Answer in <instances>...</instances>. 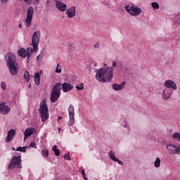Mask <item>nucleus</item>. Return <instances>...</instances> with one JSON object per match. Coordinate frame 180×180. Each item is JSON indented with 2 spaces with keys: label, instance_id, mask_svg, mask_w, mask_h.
<instances>
[{
  "label": "nucleus",
  "instance_id": "de8ad7c7",
  "mask_svg": "<svg viewBox=\"0 0 180 180\" xmlns=\"http://www.w3.org/2000/svg\"><path fill=\"white\" fill-rule=\"evenodd\" d=\"M15 147H12V151H15Z\"/></svg>",
  "mask_w": 180,
  "mask_h": 180
},
{
  "label": "nucleus",
  "instance_id": "aec40b11",
  "mask_svg": "<svg viewBox=\"0 0 180 180\" xmlns=\"http://www.w3.org/2000/svg\"><path fill=\"white\" fill-rule=\"evenodd\" d=\"M126 86V82H122L120 84H113V89L114 91H122Z\"/></svg>",
  "mask_w": 180,
  "mask_h": 180
},
{
  "label": "nucleus",
  "instance_id": "37998d69",
  "mask_svg": "<svg viewBox=\"0 0 180 180\" xmlns=\"http://www.w3.org/2000/svg\"><path fill=\"white\" fill-rule=\"evenodd\" d=\"M1 2L6 3V2H8V0H1Z\"/></svg>",
  "mask_w": 180,
  "mask_h": 180
},
{
  "label": "nucleus",
  "instance_id": "f257e3e1",
  "mask_svg": "<svg viewBox=\"0 0 180 180\" xmlns=\"http://www.w3.org/2000/svg\"><path fill=\"white\" fill-rule=\"evenodd\" d=\"M96 72V79L98 82H110L113 78V68L111 67L101 68Z\"/></svg>",
  "mask_w": 180,
  "mask_h": 180
},
{
  "label": "nucleus",
  "instance_id": "4468645a",
  "mask_svg": "<svg viewBox=\"0 0 180 180\" xmlns=\"http://www.w3.org/2000/svg\"><path fill=\"white\" fill-rule=\"evenodd\" d=\"M56 7L60 11V12H65L67 11V4L61 2V1H56Z\"/></svg>",
  "mask_w": 180,
  "mask_h": 180
},
{
  "label": "nucleus",
  "instance_id": "b1692460",
  "mask_svg": "<svg viewBox=\"0 0 180 180\" xmlns=\"http://www.w3.org/2000/svg\"><path fill=\"white\" fill-rule=\"evenodd\" d=\"M161 164V160L160 158H157L155 161L154 162V167L155 168H160V165Z\"/></svg>",
  "mask_w": 180,
  "mask_h": 180
},
{
  "label": "nucleus",
  "instance_id": "603ef678",
  "mask_svg": "<svg viewBox=\"0 0 180 180\" xmlns=\"http://www.w3.org/2000/svg\"><path fill=\"white\" fill-rule=\"evenodd\" d=\"M20 1H23V0H20Z\"/></svg>",
  "mask_w": 180,
  "mask_h": 180
},
{
  "label": "nucleus",
  "instance_id": "4be33fe9",
  "mask_svg": "<svg viewBox=\"0 0 180 180\" xmlns=\"http://www.w3.org/2000/svg\"><path fill=\"white\" fill-rule=\"evenodd\" d=\"M23 79L27 83H28L30 81V74L29 73V71L25 70L23 74Z\"/></svg>",
  "mask_w": 180,
  "mask_h": 180
},
{
  "label": "nucleus",
  "instance_id": "bb28decb",
  "mask_svg": "<svg viewBox=\"0 0 180 180\" xmlns=\"http://www.w3.org/2000/svg\"><path fill=\"white\" fill-rule=\"evenodd\" d=\"M151 6L153 8L154 11L156 9H160V5L157 2H153Z\"/></svg>",
  "mask_w": 180,
  "mask_h": 180
},
{
  "label": "nucleus",
  "instance_id": "e433bc0d",
  "mask_svg": "<svg viewBox=\"0 0 180 180\" xmlns=\"http://www.w3.org/2000/svg\"><path fill=\"white\" fill-rule=\"evenodd\" d=\"M94 49H98L99 47V43L97 42L94 46Z\"/></svg>",
  "mask_w": 180,
  "mask_h": 180
},
{
  "label": "nucleus",
  "instance_id": "c9c22d12",
  "mask_svg": "<svg viewBox=\"0 0 180 180\" xmlns=\"http://www.w3.org/2000/svg\"><path fill=\"white\" fill-rule=\"evenodd\" d=\"M109 157H110V160H113V151L111 150L110 152Z\"/></svg>",
  "mask_w": 180,
  "mask_h": 180
},
{
  "label": "nucleus",
  "instance_id": "ea45409f",
  "mask_svg": "<svg viewBox=\"0 0 180 180\" xmlns=\"http://www.w3.org/2000/svg\"><path fill=\"white\" fill-rule=\"evenodd\" d=\"M63 120V117L60 116V117H58L57 121L60 122V120Z\"/></svg>",
  "mask_w": 180,
  "mask_h": 180
},
{
  "label": "nucleus",
  "instance_id": "a878e982",
  "mask_svg": "<svg viewBox=\"0 0 180 180\" xmlns=\"http://www.w3.org/2000/svg\"><path fill=\"white\" fill-rule=\"evenodd\" d=\"M172 138L175 139L176 140H178L179 141H180V133L179 132H174L172 134Z\"/></svg>",
  "mask_w": 180,
  "mask_h": 180
},
{
  "label": "nucleus",
  "instance_id": "49530a36",
  "mask_svg": "<svg viewBox=\"0 0 180 180\" xmlns=\"http://www.w3.org/2000/svg\"><path fill=\"white\" fill-rule=\"evenodd\" d=\"M58 133H60V131H61V128H58Z\"/></svg>",
  "mask_w": 180,
  "mask_h": 180
},
{
  "label": "nucleus",
  "instance_id": "7ed1b4c3",
  "mask_svg": "<svg viewBox=\"0 0 180 180\" xmlns=\"http://www.w3.org/2000/svg\"><path fill=\"white\" fill-rule=\"evenodd\" d=\"M40 42V31L34 32L32 36L31 46L26 49V57L30 58V53H37L39 51V43Z\"/></svg>",
  "mask_w": 180,
  "mask_h": 180
},
{
  "label": "nucleus",
  "instance_id": "c03bdc74",
  "mask_svg": "<svg viewBox=\"0 0 180 180\" xmlns=\"http://www.w3.org/2000/svg\"><path fill=\"white\" fill-rule=\"evenodd\" d=\"M28 88H30V89L32 88V84H30V83L29 84Z\"/></svg>",
  "mask_w": 180,
  "mask_h": 180
},
{
  "label": "nucleus",
  "instance_id": "20e7f679",
  "mask_svg": "<svg viewBox=\"0 0 180 180\" xmlns=\"http://www.w3.org/2000/svg\"><path fill=\"white\" fill-rule=\"evenodd\" d=\"M38 112H39V116L41 118V122H47V120L49 117V107L47 106V103L46 102V99H43L40 104L39 108L38 109Z\"/></svg>",
  "mask_w": 180,
  "mask_h": 180
},
{
  "label": "nucleus",
  "instance_id": "39448f33",
  "mask_svg": "<svg viewBox=\"0 0 180 180\" xmlns=\"http://www.w3.org/2000/svg\"><path fill=\"white\" fill-rule=\"evenodd\" d=\"M61 95V82H57L52 88L50 101L51 103H56Z\"/></svg>",
  "mask_w": 180,
  "mask_h": 180
},
{
  "label": "nucleus",
  "instance_id": "c756f323",
  "mask_svg": "<svg viewBox=\"0 0 180 180\" xmlns=\"http://www.w3.org/2000/svg\"><path fill=\"white\" fill-rule=\"evenodd\" d=\"M76 89H77V91H82V89H84V84H80L79 85H77Z\"/></svg>",
  "mask_w": 180,
  "mask_h": 180
},
{
  "label": "nucleus",
  "instance_id": "c85d7f7f",
  "mask_svg": "<svg viewBox=\"0 0 180 180\" xmlns=\"http://www.w3.org/2000/svg\"><path fill=\"white\" fill-rule=\"evenodd\" d=\"M42 155L43 157H49V150H42Z\"/></svg>",
  "mask_w": 180,
  "mask_h": 180
},
{
  "label": "nucleus",
  "instance_id": "3c124183",
  "mask_svg": "<svg viewBox=\"0 0 180 180\" xmlns=\"http://www.w3.org/2000/svg\"><path fill=\"white\" fill-rule=\"evenodd\" d=\"M104 65H106V64H105V63H104Z\"/></svg>",
  "mask_w": 180,
  "mask_h": 180
},
{
  "label": "nucleus",
  "instance_id": "58836bf2",
  "mask_svg": "<svg viewBox=\"0 0 180 180\" xmlns=\"http://www.w3.org/2000/svg\"><path fill=\"white\" fill-rule=\"evenodd\" d=\"M37 61H40V54L37 56Z\"/></svg>",
  "mask_w": 180,
  "mask_h": 180
},
{
  "label": "nucleus",
  "instance_id": "4c0bfd02",
  "mask_svg": "<svg viewBox=\"0 0 180 180\" xmlns=\"http://www.w3.org/2000/svg\"><path fill=\"white\" fill-rule=\"evenodd\" d=\"M26 61H27V63L29 64V63H30V58L27 57Z\"/></svg>",
  "mask_w": 180,
  "mask_h": 180
},
{
  "label": "nucleus",
  "instance_id": "f3484780",
  "mask_svg": "<svg viewBox=\"0 0 180 180\" xmlns=\"http://www.w3.org/2000/svg\"><path fill=\"white\" fill-rule=\"evenodd\" d=\"M34 131H36V129L27 128L24 133V140H26V139H27V137H30V136H33V134H34Z\"/></svg>",
  "mask_w": 180,
  "mask_h": 180
},
{
  "label": "nucleus",
  "instance_id": "2f4dec72",
  "mask_svg": "<svg viewBox=\"0 0 180 180\" xmlns=\"http://www.w3.org/2000/svg\"><path fill=\"white\" fill-rule=\"evenodd\" d=\"M1 89H3V91L6 90V83H5L4 82H2L1 83Z\"/></svg>",
  "mask_w": 180,
  "mask_h": 180
},
{
  "label": "nucleus",
  "instance_id": "f8f14e48",
  "mask_svg": "<svg viewBox=\"0 0 180 180\" xmlns=\"http://www.w3.org/2000/svg\"><path fill=\"white\" fill-rule=\"evenodd\" d=\"M171 95H172V90L171 89H165L162 91V98L164 101H168V99H171Z\"/></svg>",
  "mask_w": 180,
  "mask_h": 180
},
{
  "label": "nucleus",
  "instance_id": "ddd939ff",
  "mask_svg": "<svg viewBox=\"0 0 180 180\" xmlns=\"http://www.w3.org/2000/svg\"><path fill=\"white\" fill-rule=\"evenodd\" d=\"M165 86L168 88V89H173V91H176L177 86L176 84L172 80H167L165 82Z\"/></svg>",
  "mask_w": 180,
  "mask_h": 180
},
{
  "label": "nucleus",
  "instance_id": "72a5a7b5",
  "mask_svg": "<svg viewBox=\"0 0 180 180\" xmlns=\"http://www.w3.org/2000/svg\"><path fill=\"white\" fill-rule=\"evenodd\" d=\"M30 147H32V148H37V146H36V142H30Z\"/></svg>",
  "mask_w": 180,
  "mask_h": 180
},
{
  "label": "nucleus",
  "instance_id": "1a4fd4ad",
  "mask_svg": "<svg viewBox=\"0 0 180 180\" xmlns=\"http://www.w3.org/2000/svg\"><path fill=\"white\" fill-rule=\"evenodd\" d=\"M166 148L169 151L170 155H175L180 154V146H176L174 143H167L166 145Z\"/></svg>",
  "mask_w": 180,
  "mask_h": 180
},
{
  "label": "nucleus",
  "instance_id": "f03ea898",
  "mask_svg": "<svg viewBox=\"0 0 180 180\" xmlns=\"http://www.w3.org/2000/svg\"><path fill=\"white\" fill-rule=\"evenodd\" d=\"M6 63L7 64V67L10 71V74L13 77H15L18 75L19 72V66L18 63L16 62V56L15 54L12 53H8L5 56Z\"/></svg>",
  "mask_w": 180,
  "mask_h": 180
},
{
  "label": "nucleus",
  "instance_id": "6ab92c4d",
  "mask_svg": "<svg viewBox=\"0 0 180 180\" xmlns=\"http://www.w3.org/2000/svg\"><path fill=\"white\" fill-rule=\"evenodd\" d=\"M43 71L40 70V72H36L34 73V81L35 82V85H40V78H41V76L40 75V74H42Z\"/></svg>",
  "mask_w": 180,
  "mask_h": 180
},
{
  "label": "nucleus",
  "instance_id": "79ce46f5",
  "mask_svg": "<svg viewBox=\"0 0 180 180\" xmlns=\"http://www.w3.org/2000/svg\"><path fill=\"white\" fill-rule=\"evenodd\" d=\"M124 127H125L126 129H127V127H129V125H127V123H126V124L124 125Z\"/></svg>",
  "mask_w": 180,
  "mask_h": 180
},
{
  "label": "nucleus",
  "instance_id": "09e8293b",
  "mask_svg": "<svg viewBox=\"0 0 180 180\" xmlns=\"http://www.w3.org/2000/svg\"><path fill=\"white\" fill-rule=\"evenodd\" d=\"M54 2L57 1H63V0H52Z\"/></svg>",
  "mask_w": 180,
  "mask_h": 180
},
{
  "label": "nucleus",
  "instance_id": "7c9ffc66",
  "mask_svg": "<svg viewBox=\"0 0 180 180\" xmlns=\"http://www.w3.org/2000/svg\"><path fill=\"white\" fill-rule=\"evenodd\" d=\"M55 72H56L57 74H60L61 69L60 68V63L57 64V67H56V69L55 70Z\"/></svg>",
  "mask_w": 180,
  "mask_h": 180
},
{
  "label": "nucleus",
  "instance_id": "a211bd4d",
  "mask_svg": "<svg viewBox=\"0 0 180 180\" xmlns=\"http://www.w3.org/2000/svg\"><path fill=\"white\" fill-rule=\"evenodd\" d=\"M75 11L76 8L74 6L67 9L66 14L68 15V18H69V19H71L75 16Z\"/></svg>",
  "mask_w": 180,
  "mask_h": 180
},
{
  "label": "nucleus",
  "instance_id": "dca6fc26",
  "mask_svg": "<svg viewBox=\"0 0 180 180\" xmlns=\"http://www.w3.org/2000/svg\"><path fill=\"white\" fill-rule=\"evenodd\" d=\"M74 89V86L72 84H70L68 82H64L62 84V90L63 92H70V91H72Z\"/></svg>",
  "mask_w": 180,
  "mask_h": 180
},
{
  "label": "nucleus",
  "instance_id": "473e14b6",
  "mask_svg": "<svg viewBox=\"0 0 180 180\" xmlns=\"http://www.w3.org/2000/svg\"><path fill=\"white\" fill-rule=\"evenodd\" d=\"M82 175L85 180H88V177H86V174L85 173V169L82 170Z\"/></svg>",
  "mask_w": 180,
  "mask_h": 180
},
{
  "label": "nucleus",
  "instance_id": "a18cd8bd",
  "mask_svg": "<svg viewBox=\"0 0 180 180\" xmlns=\"http://www.w3.org/2000/svg\"><path fill=\"white\" fill-rule=\"evenodd\" d=\"M18 27H20V29H22V24H19Z\"/></svg>",
  "mask_w": 180,
  "mask_h": 180
},
{
  "label": "nucleus",
  "instance_id": "8fccbe9b",
  "mask_svg": "<svg viewBox=\"0 0 180 180\" xmlns=\"http://www.w3.org/2000/svg\"><path fill=\"white\" fill-rule=\"evenodd\" d=\"M94 67H96V63L94 64Z\"/></svg>",
  "mask_w": 180,
  "mask_h": 180
},
{
  "label": "nucleus",
  "instance_id": "5701e85b",
  "mask_svg": "<svg viewBox=\"0 0 180 180\" xmlns=\"http://www.w3.org/2000/svg\"><path fill=\"white\" fill-rule=\"evenodd\" d=\"M53 151L54 152V154L56 157H60V149L57 148V145L53 146V147L52 148Z\"/></svg>",
  "mask_w": 180,
  "mask_h": 180
},
{
  "label": "nucleus",
  "instance_id": "f704fd0d",
  "mask_svg": "<svg viewBox=\"0 0 180 180\" xmlns=\"http://www.w3.org/2000/svg\"><path fill=\"white\" fill-rule=\"evenodd\" d=\"M64 158L68 161H71V157H70V153L65 154Z\"/></svg>",
  "mask_w": 180,
  "mask_h": 180
},
{
  "label": "nucleus",
  "instance_id": "a19ab883",
  "mask_svg": "<svg viewBox=\"0 0 180 180\" xmlns=\"http://www.w3.org/2000/svg\"><path fill=\"white\" fill-rule=\"evenodd\" d=\"M116 66H117L116 63H115V62H113V68H116Z\"/></svg>",
  "mask_w": 180,
  "mask_h": 180
},
{
  "label": "nucleus",
  "instance_id": "cd10ccee",
  "mask_svg": "<svg viewBox=\"0 0 180 180\" xmlns=\"http://www.w3.org/2000/svg\"><path fill=\"white\" fill-rule=\"evenodd\" d=\"M113 161H114L115 162H118V164H119L120 165H123V162H122L120 160L117 159V158H116V157L115 156V153H113Z\"/></svg>",
  "mask_w": 180,
  "mask_h": 180
},
{
  "label": "nucleus",
  "instance_id": "393cba45",
  "mask_svg": "<svg viewBox=\"0 0 180 180\" xmlns=\"http://www.w3.org/2000/svg\"><path fill=\"white\" fill-rule=\"evenodd\" d=\"M26 148H27V146H19L15 149V151H20V153H26Z\"/></svg>",
  "mask_w": 180,
  "mask_h": 180
},
{
  "label": "nucleus",
  "instance_id": "9b49d317",
  "mask_svg": "<svg viewBox=\"0 0 180 180\" xmlns=\"http://www.w3.org/2000/svg\"><path fill=\"white\" fill-rule=\"evenodd\" d=\"M11 112V108L9 105H6L5 102L0 103V113L3 115H8Z\"/></svg>",
  "mask_w": 180,
  "mask_h": 180
},
{
  "label": "nucleus",
  "instance_id": "412c9836",
  "mask_svg": "<svg viewBox=\"0 0 180 180\" xmlns=\"http://www.w3.org/2000/svg\"><path fill=\"white\" fill-rule=\"evenodd\" d=\"M18 54L20 57L22 58H26V49L25 48H21L18 51Z\"/></svg>",
  "mask_w": 180,
  "mask_h": 180
},
{
  "label": "nucleus",
  "instance_id": "9d476101",
  "mask_svg": "<svg viewBox=\"0 0 180 180\" xmlns=\"http://www.w3.org/2000/svg\"><path fill=\"white\" fill-rule=\"evenodd\" d=\"M68 112H69V122L68 124L69 126H74L75 123V109L74 108V105H70L68 108Z\"/></svg>",
  "mask_w": 180,
  "mask_h": 180
},
{
  "label": "nucleus",
  "instance_id": "0eeeda50",
  "mask_svg": "<svg viewBox=\"0 0 180 180\" xmlns=\"http://www.w3.org/2000/svg\"><path fill=\"white\" fill-rule=\"evenodd\" d=\"M125 11L129 13L131 16H139L141 13V8L139 6H135L131 4V6H126Z\"/></svg>",
  "mask_w": 180,
  "mask_h": 180
},
{
  "label": "nucleus",
  "instance_id": "423d86ee",
  "mask_svg": "<svg viewBox=\"0 0 180 180\" xmlns=\"http://www.w3.org/2000/svg\"><path fill=\"white\" fill-rule=\"evenodd\" d=\"M13 168H18L22 169V156L21 155H14L10 160L8 165V169L12 170Z\"/></svg>",
  "mask_w": 180,
  "mask_h": 180
},
{
  "label": "nucleus",
  "instance_id": "2eb2a0df",
  "mask_svg": "<svg viewBox=\"0 0 180 180\" xmlns=\"http://www.w3.org/2000/svg\"><path fill=\"white\" fill-rule=\"evenodd\" d=\"M16 136V130L15 129H10L8 131L7 136L6 137V143H9L11 140H13V137Z\"/></svg>",
  "mask_w": 180,
  "mask_h": 180
},
{
  "label": "nucleus",
  "instance_id": "6e6552de",
  "mask_svg": "<svg viewBox=\"0 0 180 180\" xmlns=\"http://www.w3.org/2000/svg\"><path fill=\"white\" fill-rule=\"evenodd\" d=\"M27 18L25 20L26 27H30L32 26V19H33V15H34V8L30 6L27 11Z\"/></svg>",
  "mask_w": 180,
  "mask_h": 180
}]
</instances>
